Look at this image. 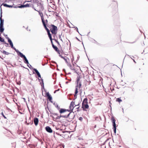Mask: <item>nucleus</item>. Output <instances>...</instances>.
Wrapping results in <instances>:
<instances>
[{
	"mask_svg": "<svg viewBox=\"0 0 148 148\" xmlns=\"http://www.w3.org/2000/svg\"><path fill=\"white\" fill-rule=\"evenodd\" d=\"M70 110L65 109L63 108H61L59 110V112L61 114H62L64 112H73V110H72V107L70 105L69 106Z\"/></svg>",
	"mask_w": 148,
	"mask_h": 148,
	"instance_id": "obj_1",
	"label": "nucleus"
},
{
	"mask_svg": "<svg viewBox=\"0 0 148 148\" xmlns=\"http://www.w3.org/2000/svg\"><path fill=\"white\" fill-rule=\"evenodd\" d=\"M51 26L52 28L50 29L51 32L52 34L55 35L57 33V31L58 29L57 27L53 25H52Z\"/></svg>",
	"mask_w": 148,
	"mask_h": 148,
	"instance_id": "obj_2",
	"label": "nucleus"
},
{
	"mask_svg": "<svg viewBox=\"0 0 148 148\" xmlns=\"http://www.w3.org/2000/svg\"><path fill=\"white\" fill-rule=\"evenodd\" d=\"M111 120L113 124V129L114 133L115 134L116 132V127L115 123V120L113 116L111 118Z\"/></svg>",
	"mask_w": 148,
	"mask_h": 148,
	"instance_id": "obj_3",
	"label": "nucleus"
},
{
	"mask_svg": "<svg viewBox=\"0 0 148 148\" xmlns=\"http://www.w3.org/2000/svg\"><path fill=\"white\" fill-rule=\"evenodd\" d=\"M20 56L23 58L24 59V62L25 63L27 64V66L30 68V67L29 66L28 64H29V63L28 62V61L26 58V56L23 55V53H21V55Z\"/></svg>",
	"mask_w": 148,
	"mask_h": 148,
	"instance_id": "obj_4",
	"label": "nucleus"
},
{
	"mask_svg": "<svg viewBox=\"0 0 148 148\" xmlns=\"http://www.w3.org/2000/svg\"><path fill=\"white\" fill-rule=\"evenodd\" d=\"M71 114V113L70 112L67 115H61L60 114L59 116H58L57 118L58 119H60L61 117H62L64 118H67L69 117L70 115Z\"/></svg>",
	"mask_w": 148,
	"mask_h": 148,
	"instance_id": "obj_5",
	"label": "nucleus"
},
{
	"mask_svg": "<svg viewBox=\"0 0 148 148\" xmlns=\"http://www.w3.org/2000/svg\"><path fill=\"white\" fill-rule=\"evenodd\" d=\"M80 77H77V85L75 87V94L76 95H77V93H78V89H77V86H78V81L80 80Z\"/></svg>",
	"mask_w": 148,
	"mask_h": 148,
	"instance_id": "obj_6",
	"label": "nucleus"
},
{
	"mask_svg": "<svg viewBox=\"0 0 148 148\" xmlns=\"http://www.w3.org/2000/svg\"><path fill=\"white\" fill-rule=\"evenodd\" d=\"M38 6L40 9V10H44V7L43 4L40 3H37Z\"/></svg>",
	"mask_w": 148,
	"mask_h": 148,
	"instance_id": "obj_7",
	"label": "nucleus"
},
{
	"mask_svg": "<svg viewBox=\"0 0 148 148\" xmlns=\"http://www.w3.org/2000/svg\"><path fill=\"white\" fill-rule=\"evenodd\" d=\"M32 69H33V70L37 74V75H38V77H39L41 79H42L41 78V75H40V74L39 72L38 71V70L36 69H35V68H32Z\"/></svg>",
	"mask_w": 148,
	"mask_h": 148,
	"instance_id": "obj_8",
	"label": "nucleus"
},
{
	"mask_svg": "<svg viewBox=\"0 0 148 148\" xmlns=\"http://www.w3.org/2000/svg\"><path fill=\"white\" fill-rule=\"evenodd\" d=\"M45 130L46 131L48 132L51 133L52 132V130L50 127L48 126H47L45 127Z\"/></svg>",
	"mask_w": 148,
	"mask_h": 148,
	"instance_id": "obj_9",
	"label": "nucleus"
},
{
	"mask_svg": "<svg viewBox=\"0 0 148 148\" xmlns=\"http://www.w3.org/2000/svg\"><path fill=\"white\" fill-rule=\"evenodd\" d=\"M53 48L55 50L57 51L59 54H60V51L58 50V47L54 45H53L52 46Z\"/></svg>",
	"mask_w": 148,
	"mask_h": 148,
	"instance_id": "obj_10",
	"label": "nucleus"
},
{
	"mask_svg": "<svg viewBox=\"0 0 148 148\" xmlns=\"http://www.w3.org/2000/svg\"><path fill=\"white\" fill-rule=\"evenodd\" d=\"M34 121L35 125H37L38 124V119L37 118H35L34 119Z\"/></svg>",
	"mask_w": 148,
	"mask_h": 148,
	"instance_id": "obj_11",
	"label": "nucleus"
},
{
	"mask_svg": "<svg viewBox=\"0 0 148 148\" xmlns=\"http://www.w3.org/2000/svg\"><path fill=\"white\" fill-rule=\"evenodd\" d=\"M73 112H70L71 113V114L70 115L69 117H70V121H71L72 119H73L74 118L75 116L74 114L73 113H72Z\"/></svg>",
	"mask_w": 148,
	"mask_h": 148,
	"instance_id": "obj_12",
	"label": "nucleus"
},
{
	"mask_svg": "<svg viewBox=\"0 0 148 148\" xmlns=\"http://www.w3.org/2000/svg\"><path fill=\"white\" fill-rule=\"evenodd\" d=\"M88 107L89 106L87 103L84 104L83 105H82V108H83V110H84L85 108L88 109Z\"/></svg>",
	"mask_w": 148,
	"mask_h": 148,
	"instance_id": "obj_13",
	"label": "nucleus"
},
{
	"mask_svg": "<svg viewBox=\"0 0 148 148\" xmlns=\"http://www.w3.org/2000/svg\"><path fill=\"white\" fill-rule=\"evenodd\" d=\"M8 41L11 46V48L14 47L13 43L10 38H8Z\"/></svg>",
	"mask_w": 148,
	"mask_h": 148,
	"instance_id": "obj_14",
	"label": "nucleus"
},
{
	"mask_svg": "<svg viewBox=\"0 0 148 148\" xmlns=\"http://www.w3.org/2000/svg\"><path fill=\"white\" fill-rule=\"evenodd\" d=\"M41 80L42 81V84H41V87H42V89H43L46 92V90L45 89V88H44V83L43 82V79H41Z\"/></svg>",
	"mask_w": 148,
	"mask_h": 148,
	"instance_id": "obj_15",
	"label": "nucleus"
},
{
	"mask_svg": "<svg viewBox=\"0 0 148 148\" xmlns=\"http://www.w3.org/2000/svg\"><path fill=\"white\" fill-rule=\"evenodd\" d=\"M12 48L16 52L18 55H19L20 56L21 54L22 53L21 52L19 51L18 50L16 49L14 47Z\"/></svg>",
	"mask_w": 148,
	"mask_h": 148,
	"instance_id": "obj_16",
	"label": "nucleus"
},
{
	"mask_svg": "<svg viewBox=\"0 0 148 148\" xmlns=\"http://www.w3.org/2000/svg\"><path fill=\"white\" fill-rule=\"evenodd\" d=\"M4 30L3 26H0V32L2 33Z\"/></svg>",
	"mask_w": 148,
	"mask_h": 148,
	"instance_id": "obj_17",
	"label": "nucleus"
},
{
	"mask_svg": "<svg viewBox=\"0 0 148 148\" xmlns=\"http://www.w3.org/2000/svg\"><path fill=\"white\" fill-rule=\"evenodd\" d=\"M87 101L88 99L87 98H85L84 100H83V101L82 103V105H83L84 104H87L88 103L87 102Z\"/></svg>",
	"mask_w": 148,
	"mask_h": 148,
	"instance_id": "obj_18",
	"label": "nucleus"
},
{
	"mask_svg": "<svg viewBox=\"0 0 148 148\" xmlns=\"http://www.w3.org/2000/svg\"><path fill=\"white\" fill-rule=\"evenodd\" d=\"M75 102H74L73 101H72L71 102V103L70 105L71 106H72V110H73L74 108L75 107Z\"/></svg>",
	"mask_w": 148,
	"mask_h": 148,
	"instance_id": "obj_19",
	"label": "nucleus"
},
{
	"mask_svg": "<svg viewBox=\"0 0 148 148\" xmlns=\"http://www.w3.org/2000/svg\"><path fill=\"white\" fill-rule=\"evenodd\" d=\"M59 56H60L66 62H67V60L68 58H65V57L62 56L61 55H60V54H59Z\"/></svg>",
	"mask_w": 148,
	"mask_h": 148,
	"instance_id": "obj_20",
	"label": "nucleus"
},
{
	"mask_svg": "<svg viewBox=\"0 0 148 148\" xmlns=\"http://www.w3.org/2000/svg\"><path fill=\"white\" fill-rule=\"evenodd\" d=\"M1 52L2 53L7 55H8L10 54V53L7 52L5 51H1Z\"/></svg>",
	"mask_w": 148,
	"mask_h": 148,
	"instance_id": "obj_21",
	"label": "nucleus"
},
{
	"mask_svg": "<svg viewBox=\"0 0 148 148\" xmlns=\"http://www.w3.org/2000/svg\"><path fill=\"white\" fill-rule=\"evenodd\" d=\"M41 19H42V23H43L44 26H45V25H46V24H45V23L44 21V18L43 17H42Z\"/></svg>",
	"mask_w": 148,
	"mask_h": 148,
	"instance_id": "obj_22",
	"label": "nucleus"
},
{
	"mask_svg": "<svg viewBox=\"0 0 148 148\" xmlns=\"http://www.w3.org/2000/svg\"><path fill=\"white\" fill-rule=\"evenodd\" d=\"M0 41L3 42L4 43H6V42L4 41V39L0 37Z\"/></svg>",
	"mask_w": 148,
	"mask_h": 148,
	"instance_id": "obj_23",
	"label": "nucleus"
},
{
	"mask_svg": "<svg viewBox=\"0 0 148 148\" xmlns=\"http://www.w3.org/2000/svg\"><path fill=\"white\" fill-rule=\"evenodd\" d=\"M4 19L0 21V26H3Z\"/></svg>",
	"mask_w": 148,
	"mask_h": 148,
	"instance_id": "obj_24",
	"label": "nucleus"
},
{
	"mask_svg": "<svg viewBox=\"0 0 148 148\" xmlns=\"http://www.w3.org/2000/svg\"><path fill=\"white\" fill-rule=\"evenodd\" d=\"M47 97L49 101H51V100L52 99V97L51 95L48 96Z\"/></svg>",
	"mask_w": 148,
	"mask_h": 148,
	"instance_id": "obj_25",
	"label": "nucleus"
},
{
	"mask_svg": "<svg viewBox=\"0 0 148 148\" xmlns=\"http://www.w3.org/2000/svg\"><path fill=\"white\" fill-rule=\"evenodd\" d=\"M38 12L39 15L40 16L41 18H42V17H43L42 13V12H40V11H38Z\"/></svg>",
	"mask_w": 148,
	"mask_h": 148,
	"instance_id": "obj_26",
	"label": "nucleus"
},
{
	"mask_svg": "<svg viewBox=\"0 0 148 148\" xmlns=\"http://www.w3.org/2000/svg\"><path fill=\"white\" fill-rule=\"evenodd\" d=\"M116 101L119 102L122 101V100L119 98H118L116 99Z\"/></svg>",
	"mask_w": 148,
	"mask_h": 148,
	"instance_id": "obj_27",
	"label": "nucleus"
},
{
	"mask_svg": "<svg viewBox=\"0 0 148 148\" xmlns=\"http://www.w3.org/2000/svg\"><path fill=\"white\" fill-rule=\"evenodd\" d=\"M66 63H67V65H68V66L70 67H71V64L70 63H69L68 62H66Z\"/></svg>",
	"mask_w": 148,
	"mask_h": 148,
	"instance_id": "obj_28",
	"label": "nucleus"
},
{
	"mask_svg": "<svg viewBox=\"0 0 148 148\" xmlns=\"http://www.w3.org/2000/svg\"><path fill=\"white\" fill-rule=\"evenodd\" d=\"M62 33L60 35V34L59 35V38L60 40L61 41H62V39L61 37V35H62Z\"/></svg>",
	"mask_w": 148,
	"mask_h": 148,
	"instance_id": "obj_29",
	"label": "nucleus"
},
{
	"mask_svg": "<svg viewBox=\"0 0 148 148\" xmlns=\"http://www.w3.org/2000/svg\"><path fill=\"white\" fill-rule=\"evenodd\" d=\"M24 5V8L25 7H29V5L28 4H25V5Z\"/></svg>",
	"mask_w": 148,
	"mask_h": 148,
	"instance_id": "obj_30",
	"label": "nucleus"
},
{
	"mask_svg": "<svg viewBox=\"0 0 148 148\" xmlns=\"http://www.w3.org/2000/svg\"><path fill=\"white\" fill-rule=\"evenodd\" d=\"M18 8H24V5H21V6H18Z\"/></svg>",
	"mask_w": 148,
	"mask_h": 148,
	"instance_id": "obj_31",
	"label": "nucleus"
},
{
	"mask_svg": "<svg viewBox=\"0 0 148 148\" xmlns=\"http://www.w3.org/2000/svg\"><path fill=\"white\" fill-rule=\"evenodd\" d=\"M79 82V81H78V82ZM81 85V83L80 82L79 83H78L77 87H78L79 88H80Z\"/></svg>",
	"mask_w": 148,
	"mask_h": 148,
	"instance_id": "obj_32",
	"label": "nucleus"
},
{
	"mask_svg": "<svg viewBox=\"0 0 148 148\" xmlns=\"http://www.w3.org/2000/svg\"><path fill=\"white\" fill-rule=\"evenodd\" d=\"M56 107V108H57V109L59 111L61 109V108H60V107L59 106H58V105H57Z\"/></svg>",
	"mask_w": 148,
	"mask_h": 148,
	"instance_id": "obj_33",
	"label": "nucleus"
},
{
	"mask_svg": "<svg viewBox=\"0 0 148 148\" xmlns=\"http://www.w3.org/2000/svg\"><path fill=\"white\" fill-rule=\"evenodd\" d=\"M2 14H0V21L3 20V19H2Z\"/></svg>",
	"mask_w": 148,
	"mask_h": 148,
	"instance_id": "obj_34",
	"label": "nucleus"
},
{
	"mask_svg": "<svg viewBox=\"0 0 148 148\" xmlns=\"http://www.w3.org/2000/svg\"><path fill=\"white\" fill-rule=\"evenodd\" d=\"M48 36L50 39H52V37L51 34H49L48 35Z\"/></svg>",
	"mask_w": 148,
	"mask_h": 148,
	"instance_id": "obj_35",
	"label": "nucleus"
},
{
	"mask_svg": "<svg viewBox=\"0 0 148 148\" xmlns=\"http://www.w3.org/2000/svg\"><path fill=\"white\" fill-rule=\"evenodd\" d=\"M3 5L4 6L6 7H7L8 5L7 4H6V3H3Z\"/></svg>",
	"mask_w": 148,
	"mask_h": 148,
	"instance_id": "obj_36",
	"label": "nucleus"
},
{
	"mask_svg": "<svg viewBox=\"0 0 148 148\" xmlns=\"http://www.w3.org/2000/svg\"><path fill=\"white\" fill-rule=\"evenodd\" d=\"M46 95L47 97L48 96H50V95L49 92H46Z\"/></svg>",
	"mask_w": 148,
	"mask_h": 148,
	"instance_id": "obj_37",
	"label": "nucleus"
},
{
	"mask_svg": "<svg viewBox=\"0 0 148 148\" xmlns=\"http://www.w3.org/2000/svg\"><path fill=\"white\" fill-rule=\"evenodd\" d=\"M83 118L82 117H80L79 118V120H80L81 121H82L83 120Z\"/></svg>",
	"mask_w": 148,
	"mask_h": 148,
	"instance_id": "obj_38",
	"label": "nucleus"
},
{
	"mask_svg": "<svg viewBox=\"0 0 148 148\" xmlns=\"http://www.w3.org/2000/svg\"><path fill=\"white\" fill-rule=\"evenodd\" d=\"M4 36H5V37L6 39H7L8 40V38H9L8 36L7 35H4Z\"/></svg>",
	"mask_w": 148,
	"mask_h": 148,
	"instance_id": "obj_39",
	"label": "nucleus"
},
{
	"mask_svg": "<svg viewBox=\"0 0 148 148\" xmlns=\"http://www.w3.org/2000/svg\"><path fill=\"white\" fill-rule=\"evenodd\" d=\"M74 27L76 29V30L77 31V32L78 33H79V31H78V28H77V27Z\"/></svg>",
	"mask_w": 148,
	"mask_h": 148,
	"instance_id": "obj_40",
	"label": "nucleus"
},
{
	"mask_svg": "<svg viewBox=\"0 0 148 148\" xmlns=\"http://www.w3.org/2000/svg\"><path fill=\"white\" fill-rule=\"evenodd\" d=\"M7 7L8 8H12L13 7V6L11 5H8V6Z\"/></svg>",
	"mask_w": 148,
	"mask_h": 148,
	"instance_id": "obj_41",
	"label": "nucleus"
},
{
	"mask_svg": "<svg viewBox=\"0 0 148 148\" xmlns=\"http://www.w3.org/2000/svg\"><path fill=\"white\" fill-rule=\"evenodd\" d=\"M50 40H51V44H52V46H53V45H54L53 43V41H52V39H50Z\"/></svg>",
	"mask_w": 148,
	"mask_h": 148,
	"instance_id": "obj_42",
	"label": "nucleus"
},
{
	"mask_svg": "<svg viewBox=\"0 0 148 148\" xmlns=\"http://www.w3.org/2000/svg\"><path fill=\"white\" fill-rule=\"evenodd\" d=\"M55 41L59 45V42L55 39H54Z\"/></svg>",
	"mask_w": 148,
	"mask_h": 148,
	"instance_id": "obj_43",
	"label": "nucleus"
},
{
	"mask_svg": "<svg viewBox=\"0 0 148 148\" xmlns=\"http://www.w3.org/2000/svg\"><path fill=\"white\" fill-rule=\"evenodd\" d=\"M5 44H6L5 45V46L6 47H8V43H7L6 42V43H4Z\"/></svg>",
	"mask_w": 148,
	"mask_h": 148,
	"instance_id": "obj_44",
	"label": "nucleus"
},
{
	"mask_svg": "<svg viewBox=\"0 0 148 148\" xmlns=\"http://www.w3.org/2000/svg\"><path fill=\"white\" fill-rule=\"evenodd\" d=\"M59 90H60V89H59H59H58V90H56L55 91H54V93H56V92H57V91H59Z\"/></svg>",
	"mask_w": 148,
	"mask_h": 148,
	"instance_id": "obj_45",
	"label": "nucleus"
},
{
	"mask_svg": "<svg viewBox=\"0 0 148 148\" xmlns=\"http://www.w3.org/2000/svg\"><path fill=\"white\" fill-rule=\"evenodd\" d=\"M69 112H64V113L65 114V115H67L69 113Z\"/></svg>",
	"mask_w": 148,
	"mask_h": 148,
	"instance_id": "obj_46",
	"label": "nucleus"
},
{
	"mask_svg": "<svg viewBox=\"0 0 148 148\" xmlns=\"http://www.w3.org/2000/svg\"><path fill=\"white\" fill-rule=\"evenodd\" d=\"M2 14V9H1H1H0V14Z\"/></svg>",
	"mask_w": 148,
	"mask_h": 148,
	"instance_id": "obj_47",
	"label": "nucleus"
},
{
	"mask_svg": "<svg viewBox=\"0 0 148 148\" xmlns=\"http://www.w3.org/2000/svg\"><path fill=\"white\" fill-rule=\"evenodd\" d=\"M53 114L54 115H58L57 114L55 113H53Z\"/></svg>",
	"mask_w": 148,
	"mask_h": 148,
	"instance_id": "obj_48",
	"label": "nucleus"
},
{
	"mask_svg": "<svg viewBox=\"0 0 148 148\" xmlns=\"http://www.w3.org/2000/svg\"><path fill=\"white\" fill-rule=\"evenodd\" d=\"M74 96V97L75 98V99H76L77 98V95H76L75 94Z\"/></svg>",
	"mask_w": 148,
	"mask_h": 148,
	"instance_id": "obj_49",
	"label": "nucleus"
},
{
	"mask_svg": "<svg viewBox=\"0 0 148 148\" xmlns=\"http://www.w3.org/2000/svg\"><path fill=\"white\" fill-rule=\"evenodd\" d=\"M44 27H45V29L46 30H47V29H48V28L47 27L46 25L44 26Z\"/></svg>",
	"mask_w": 148,
	"mask_h": 148,
	"instance_id": "obj_50",
	"label": "nucleus"
},
{
	"mask_svg": "<svg viewBox=\"0 0 148 148\" xmlns=\"http://www.w3.org/2000/svg\"><path fill=\"white\" fill-rule=\"evenodd\" d=\"M46 30L47 32H50V31H49V29L48 28L47 29V30Z\"/></svg>",
	"mask_w": 148,
	"mask_h": 148,
	"instance_id": "obj_51",
	"label": "nucleus"
},
{
	"mask_svg": "<svg viewBox=\"0 0 148 148\" xmlns=\"http://www.w3.org/2000/svg\"><path fill=\"white\" fill-rule=\"evenodd\" d=\"M2 114L3 116V117H4L6 119V117H5V116L4 115V114H3V113L2 112Z\"/></svg>",
	"mask_w": 148,
	"mask_h": 148,
	"instance_id": "obj_52",
	"label": "nucleus"
},
{
	"mask_svg": "<svg viewBox=\"0 0 148 148\" xmlns=\"http://www.w3.org/2000/svg\"><path fill=\"white\" fill-rule=\"evenodd\" d=\"M63 71L64 72V73H66V70H65V69H63Z\"/></svg>",
	"mask_w": 148,
	"mask_h": 148,
	"instance_id": "obj_53",
	"label": "nucleus"
},
{
	"mask_svg": "<svg viewBox=\"0 0 148 148\" xmlns=\"http://www.w3.org/2000/svg\"><path fill=\"white\" fill-rule=\"evenodd\" d=\"M70 68L71 70H74V68H73V67H70Z\"/></svg>",
	"mask_w": 148,
	"mask_h": 148,
	"instance_id": "obj_54",
	"label": "nucleus"
},
{
	"mask_svg": "<svg viewBox=\"0 0 148 148\" xmlns=\"http://www.w3.org/2000/svg\"><path fill=\"white\" fill-rule=\"evenodd\" d=\"M28 65L30 67V68H30V67H32V66H31V65L30 64H28Z\"/></svg>",
	"mask_w": 148,
	"mask_h": 148,
	"instance_id": "obj_55",
	"label": "nucleus"
},
{
	"mask_svg": "<svg viewBox=\"0 0 148 148\" xmlns=\"http://www.w3.org/2000/svg\"><path fill=\"white\" fill-rule=\"evenodd\" d=\"M32 0H31L30 1H26L27 2H32Z\"/></svg>",
	"mask_w": 148,
	"mask_h": 148,
	"instance_id": "obj_56",
	"label": "nucleus"
},
{
	"mask_svg": "<svg viewBox=\"0 0 148 148\" xmlns=\"http://www.w3.org/2000/svg\"><path fill=\"white\" fill-rule=\"evenodd\" d=\"M47 34H48V35H49V34H50V32H47Z\"/></svg>",
	"mask_w": 148,
	"mask_h": 148,
	"instance_id": "obj_57",
	"label": "nucleus"
},
{
	"mask_svg": "<svg viewBox=\"0 0 148 148\" xmlns=\"http://www.w3.org/2000/svg\"><path fill=\"white\" fill-rule=\"evenodd\" d=\"M10 1V0H5V1L6 2H9Z\"/></svg>",
	"mask_w": 148,
	"mask_h": 148,
	"instance_id": "obj_58",
	"label": "nucleus"
},
{
	"mask_svg": "<svg viewBox=\"0 0 148 148\" xmlns=\"http://www.w3.org/2000/svg\"><path fill=\"white\" fill-rule=\"evenodd\" d=\"M23 98V99L24 101L25 102V101H25V98Z\"/></svg>",
	"mask_w": 148,
	"mask_h": 148,
	"instance_id": "obj_59",
	"label": "nucleus"
},
{
	"mask_svg": "<svg viewBox=\"0 0 148 148\" xmlns=\"http://www.w3.org/2000/svg\"><path fill=\"white\" fill-rule=\"evenodd\" d=\"M13 7L14 8H18V6H13Z\"/></svg>",
	"mask_w": 148,
	"mask_h": 148,
	"instance_id": "obj_60",
	"label": "nucleus"
},
{
	"mask_svg": "<svg viewBox=\"0 0 148 148\" xmlns=\"http://www.w3.org/2000/svg\"><path fill=\"white\" fill-rule=\"evenodd\" d=\"M56 130H59V128H57V127H56Z\"/></svg>",
	"mask_w": 148,
	"mask_h": 148,
	"instance_id": "obj_61",
	"label": "nucleus"
},
{
	"mask_svg": "<svg viewBox=\"0 0 148 148\" xmlns=\"http://www.w3.org/2000/svg\"><path fill=\"white\" fill-rule=\"evenodd\" d=\"M79 104H77V105H75V106H79Z\"/></svg>",
	"mask_w": 148,
	"mask_h": 148,
	"instance_id": "obj_62",
	"label": "nucleus"
},
{
	"mask_svg": "<svg viewBox=\"0 0 148 148\" xmlns=\"http://www.w3.org/2000/svg\"><path fill=\"white\" fill-rule=\"evenodd\" d=\"M53 62V63H55L56 64V62H55V61H53V62Z\"/></svg>",
	"mask_w": 148,
	"mask_h": 148,
	"instance_id": "obj_63",
	"label": "nucleus"
},
{
	"mask_svg": "<svg viewBox=\"0 0 148 148\" xmlns=\"http://www.w3.org/2000/svg\"><path fill=\"white\" fill-rule=\"evenodd\" d=\"M79 108V107H78L77 108V109H78Z\"/></svg>",
	"mask_w": 148,
	"mask_h": 148,
	"instance_id": "obj_64",
	"label": "nucleus"
}]
</instances>
